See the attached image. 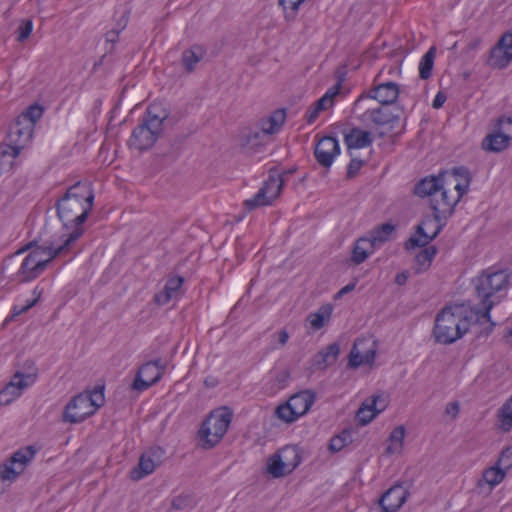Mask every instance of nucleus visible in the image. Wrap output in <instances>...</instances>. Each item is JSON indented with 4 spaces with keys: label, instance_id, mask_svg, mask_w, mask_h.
I'll list each match as a JSON object with an SVG mask.
<instances>
[{
    "label": "nucleus",
    "instance_id": "de8ad7c7",
    "mask_svg": "<svg viewBox=\"0 0 512 512\" xmlns=\"http://www.w3.org/2000/svg\"><path fill=\"white\" fill-rule=\"evenodd\" d=\"M191 504L192 499L189 496H178L172 501L173 508L177 510L188 508Z\"/></svg>",
    "mask_w": 512,
    "mask_h": 512
},
{
    "label": "nucleus",
    "instance_id": "8fccbe9b",
    "mask_svg": "<svg viewBox=\"0 0 512 512\" xmlns=\"http://www.w3.org/2000/svg\"><path fill=\"white\" fill-rule=\"evenodd\" d=\"M37 302V299L28 301L24 306H14L12 310V318L19 316L25 312H27L30 308H32Z\"/></svg>",
    "mask_w": 512,
    "mask_h": 512
},
{
    "label": "nucleus",
    "instance_id": "423d86ee",
    "mask_svg": "<svg viewBox=\"0 0 512 512\" xmlns=\"http://www.w3.org/2000/svg\"><path fill=\"white\" fill-rule=\"evenodd\" d=\"M159 110L158 105L148 107L146 118L133 130L128 141L131 148L144 151L155 144L162 132L163 122L167 118V113L164 110Z\"/></svg>",
    "mask_w": 512,
    "mask_h": 512
},
{
    "label": "nucleus",
    "instance_id": "aec40b11",
    "mask_svg": "<svg viewBox=\"0 0 512 512\" xmlns=\"http://www.w3.org/2000/svg\"><path fill=\"white\" fill-rule=\"evenodd\" d=\"M341 86V82L338 81L330 87L320 99L314 102V104L307 109L305 119L308 124L314 123L320 112L326 111L334 105L335 99L340 93Z\"/></svg>",
    "mask_w": 512,
    "mask_h": 512
},
{
    "label": "nucleus",
    "instance_id": "3c124183",
    "mask_svg": "<svg viewBox=\"0 0 512 512\" xmlns=\"http://www.w3.org/2000/svg\"><path fill=\"white\" fill-rule=\"evenodd\" d=\"M273 337L277 340L278 345L283 347L289 340V333L283 329L275 333Z\"/></svg>",
    "mask_w": 512,
    "mask_h": 512
},
{
    "label": "nucleus",
    "instance_id": "f704fd0d",
    "mask_svg": "<svg viewBox=\"0 0 512 512\" xmlns=\"http://www.w3.org/2000/svg\"><path fill=\"white\" fill-rule=\"evenodd\" d=\"M436 252L437 250L434 246H430L419 251V253L415 256V264L413 266L415 272L422 273L426 271L430 267Z\"/></svg>",
    "mask_w": 512,
    "mask_h": 512
},
{
    "label": "nucleus",
    "instance_id": "e433bc0d",
    "mask_svg": "<svg viewBox=\"0 0 512 512\" xmlns=\"http://www.w3.org/2000/svg\"><path fill=\"white\" fill-rule=\"evenodd\" d=\"M499 427L504 432L512 430V396L498 411Z\"/></svg>",
    "mask_w": 512,
    "mask_h": 512
},
{
    "label": "nucleus",
    "instance_id": "09e8293b",
    "mask_svg": "<svg viewBox=\"0 0 512 512\" xmlns=\"http://www.w3.org/2000/svg\"><path fill=\"white\" fill-rule=\"evenodd\" d=\"M363 165L362 160L352 159L347 167V177L353 178Z\"/></svg>",
    "mask_w": 512,
    "mask_h": 512
},
{
    "label": "nucleus",
    "instance_id": "f3484780",
    "mask_svg": "<svg viewBox=\"0 0 512 512\" xmlns=\"http://www.w3.org/2000/svg\"><path fill=\"white\" fill-rule=\"evenodd\" d=\"M376 356L374 342L367 339L355 340L349 354L348 365L351 368H358L363 364H371Z\"/></svg>",
    "mask_w": 512,
    "mask_h": 512
},
{
    "label": "nucleus",
    "instance_id": "f03ea898",
    "mask_svg": "<svg viewBox=\"0 0 512 512\" xmlns=\"http://www.w3.org/2000/svg\"><path fill=\"white\" fill-rule=\"evenodd\" d=\"M94 193L90 185L78 182L68 188L65 195L57 202V215L63 224V233L58 241H63L76 230L84 229L82 223L92 210Z\"/></svg>",
    "mask_w": 512,
    "mask_h": 512
},
{
    "label": "nucleus",
    "instance_id": "c85d7f7f",
    "mask_svg": "<svg viewBox=\"0 0 512 512\" xmlns=\"http://www.w3.org/2000/svg\"><path fill=\"white\" fill-rule=\"evenodd\" d=\"M375 248V244L369 238L358 239L353 247L351 261L356 265L363 263Z\"/></svg>",
    "mask_w": 512,
    "mask_h": 512
},
{
    "label": "nucleus",
    "instance_id": "9b49d317",
    "mask_svg": "<svg viewBox=\"0 0 512 512\" xmlns=\"http://www.w3.org/2000/svg\"><path fill=\"white\" fill-rule=\"evenodd\" d=\"M36 454L33 446H26L14 452L8 459L0 464V480L14 482L32 462Z\"/></svg>",
    "mask_w": 512,
    "mask_h": 512
},
{
    "label": "nucleus",
    "instance_id": "412c9836",
    "mask_svg": "<svg viewBox=\"0 0 512 512\" xmlns=\"http://www.w3.org/2000/svg\"><path fill=\"white\" fill-rule=\"evenodd\" d=\"M339 153V143L336 138L331 136L321 138L314 151L317 162L325 168H329L332 165Z\"/></svg>",
    "mask_w": 512,
    "mask_h": 512
},
{
    "label": "nucleus",
    "instance_id": "4be33fe9",
    "mask_svg": "<svg viewBox=\"0 0 512 512\" xmlns=\"http://www.w3.org/2000/svg\"><path fill=\"white\" fill-rule=\"evenodd\" d=\"M386 105L371 106L366 104V108L360 113H355L359 119L366 124H375L379 126L386 125L393 120V114Z\"/></svg>",
    "mask_w": 512,
    "mask_h": 512
},
{
    "label": "nucleus",
    "instance_id": "c03bdc74",
    "mask_svg": "<svg viewBox=\"0 0 512 512\" xmlns=\"http://www.w3.org/2000/svg\"><path fill=\"white\" fill-rule=\"evenodd\" d=\"M494 129L497 130L502 136L508 137V140L512 139V117H500Z\"/></svg>",
    "mask_w": 512,
    "mask_h": 512
},
{
    "label": "nucleus",
    "instance_id": "6e6d98bb",
    "mask_svg": "<svg viewBox=\"0 0 512 512\" xmlns=\"http://www.w3.org/2000/svg\"><path fill=\"white\" fill-rule=\"evenodd\" d=\"M408 272H402V273H399L396 275L395 277V282L398 284V285H404L407 280H408Z\"/></svg>",
    "mask_w": 512,
    "mask_h": 512
},
{
    "label": "nucleus",
    "instance_id": "ddd939ff",
    "mask_svg": "<svg viewBox=\"0 0 512 512\" xmlns=\"http://www.w3.org/2000/svg\"><path fill=\"white\" fill-rule=\"evenodd\" d=\"M283 179L280 175H270L259 191L250 199L244 201V209L248 212L260 207L271 205L280 195Z\"/></svg>",
    "mask_w": 512,
    "mask_h": 512
},
{
    "label": "nucleus",
    "instance_id": "4d7b16f0",
    "mask_svg": "<svg viewBox=\"0 0 512 512\" xmlns=\"http://www.w3.org/2000/svg\"><path fill=\"white\" fill-rule=\"evenodd\" d=\"M336 436L341 437L344 446H346L351 441V434L348 431H343L341 434Z\"/></svg>",
    "mask_w": 512,
    "mask_h": 512
},
{
    "label": "nucleus",
    "instance_id": "13d9d810",
    "mask_svg": "<svg viewBox=\"0 0 512 512\" xmlns=\"http://www.w3.org/2000/svg\"><path fill=\"white\" fill-rule=\"evenodd\" d=\"M355 287V284H348L346 285L345 287H343L339 292H338V296H342L343 294L345 293H348L350 291H352Z\"/></svg>",
    "mask_w": 512,
    "mask_h": 512
},
{
    "label": "nucleus",
    "instance_id": "473e14b6",
    "mask_svg": "<svg viewBox=\"0 0 512 512\" xmlns=\"http://www.w3.org/2000/svg\"><path fill=\"white\" fill-rule=\"evenodd\" d=\"M508 137L502 136L497 130H493L482 141V148L490 152H500L509 146Z\"/></svg>",
    "mask_w": 512,
    "mask_h": 512
},
{
    "label": "nucleus",
    "instance_id": "9d476101",
    "mask_svg": "<svg viewBox=\"0 0 512 512\" xmlns=\"http://www.w3.org/2000/svg\"><path fill=\"white\" fill-rule=\"evenodd\" d=\"M27 372L17 371L10 382L0 391V405L7 406L19 398L23 391L33 385L37 379V369L32 361L26 363Z\"/></svg>",
    "mask_w": 512,
    "mask_h": 512
},
{
    "label": "nucleus",
    "instance_id": "5701e85b",
    "mask_svg": "<svg viewBox=\"0 0 512 512\" xmlns=\"http://www.w3.org/2000/svg\"><path fill=\"white\" fill-rule=\"evenodd\" d=\"M387 406V401L382 395H376L366 399L357 411V419L361 425L370 423L377 414Z\"/></svg>",
    "mask_w": 512,
    "mask_h": 512
},
{
    "label": "nucleus",
    "instance_id": "4c0bfd02",
    "mask_svg": "<svg viewBox=\"0 0 512 512\" xmlns=\"http://www.w3.org/2000/svg\"><path fill=\"white\" fill-rule=\"evenodd\" d=\"M18 151L5 145L0 146V175L12 170Z\"/></svg>",
    "mask_w": 512,
    "mask_h": 512
},
{
    "label": "nucleus",
    "instance_id": "0eeeda50",
    "mask_svg": "<svg viewBox=\"0 0 512 512\" xmlns=\"http://www.w3.org/2000/svg\"><path fill=\"white\" fill-rule=\"evenodd\" d=\"M104 402L102 388H96L91 393H80L66 405L63 420L73 424L80 423L95 414Z\"/></svg>",
    "mask_w": 512,
    "mask_h": 512
},
{
    "label": "nucleus",
    "instance_id": "6ab92c4d",
    "mask_svg": "<svg viewBox=\"0 0 512 512\" xmlns=\"http://www.w3.org/2000/svg\"><path fill=\"white\" fill-rule=\"evenodd\" d=\"M512 61V33L502 35L491 50L489 64L497 69L506 68Z\"/></svg>",
    "mask_w": 512,
    "mask_h": 512
},
{
    "label": "nucleus",
    "instance_id": "6e6552de",
    "mask_svg": "<svg viewBox=\"0 0 512 512\" xmlns=\"http://www.w3.org/2000/svg\"><path fill=\"white\" fill-rule=\"evenodd\" d=\"M232 416V411L227 407L216 409L209 414L198 432L203 448H212L219 443L229 428Z\"/></svg>",
    "mask_w": 512,
    "mask_h": 512
},
{
    "label": "nucleus",
    "instance_id": "bb28decb",
    "mask_svg": "<svg viewBox=\"0 0 512 512\" xmlns=\"http://www.w3.org/2000/svg\"><path fill=\"white\" fill-rule=\"evenodd\" d=\"M340 353V347L337 343H332L326 348L320 350L313 359V365L318 369H324L333 364Z\"/></svg>",
    "mask_w": 512,
    "mask_h": 512
},
{
    "label": "nucleus",
    "instance_id": "4468645a",
    "mask_svg": "<svg viewBox=\"0 0 512 512\" xmlns=\"http://www.w3.org/2000/svg\"><path fill=\"white\" fill-rule=\"evenodd\" d=\"M167 364L161 359L149 361L141 365L131 384V389L142 392L156 384L163 376Z\"/></svg>",
    "mask_w": 512,
    "mask_h": 512
},
{
    "label": "nucleus",
    "instance_id": "a18cd8bd",
    "mask_svg": "<svg viewBox=\"0 0 512 512\" xmlns=\"http://www.w3.org/2000/svg\"><path fill=\"white\" fill-rule=\"evenodd\" d=\"M496 465L504 469L507 474V471L512 467V446H508L502 450Z\"/></svg>",
    "mask_w": 512,
    "mask_h": 512
},
{
    "label": "nucleus",
    "instance_id": "c9c22d12",
    "mask_svg": "<svg viewBox=\"0 0 512 512\" xmlns=\"http://www.w3.org/2000/svg\"><path fill=\"white\" fill-rule=\"evenodd\" d=\"M331 314L332 307L330 305H324L320 307L317 312L311 313L307 317V321L309 322L311 328L314 330H319L330 319Z\"/></svg>",
    "mask_w": 512,
    "mask_h": 512
},
{
    "label": "nucleus",
    "instance_id": "2eb2a0df",
    "mask_svg": "<svg viewBox=\"0 0 512 512\" xmlns=\"http://www.w3.org/2000/svg\"><path fill=\"white\" fill-rule=\"evenodd\" d=\"M34 128L24 118H17L11 125L8 133L9 144L13 150L20 151L31 141Z\"/></svg>",
    "mask_w": 512,
    "mask_h": 512
},
{
    "label": "nucleus",
    "instance_id": "a19ab883",
    "mask_svg": "<svg viewBox=\"0 0 512 512\" xmlns=\"http://www.w3.org/2000/svg\"><path fill=\"white\" fill-rule=\"evenodd\" d=\"M394 230V225L389 223L382 224L372 231L371 237L369 239L373 241V243L377 247L378 245L388 241Z\"/></svg>",
    "mask_w": 512,
    "mask_h": 512
},
{
    "label": "nucleus",
    "instance_id": "a211bd4d",
    "mask_svg": "<svg viewBox=\"0 0 512 512\" xmlns=\"http://www.w3.org/2000/svg\"><path fill=\"white\" fill-rule=\"evenodd\" d=\"M164 453V450L160 447H153L144 452L140 457L138 467L131 471L132 479L140 480L151 474L161 463Z\"/></svg>",
    "mask_w": 512,
    "mask_h": 512
},
{
    "label": "nucleus",
    "instance_id": "7ed1b4c3",
    "mask_svg": "<svg viewBox=\"0 0 512 512\" xmlns=\"http://www.w3.org/2000/svg\"><path fill=\"white\" fill-rule=\"evenodd\" d=\"M510 274L503 269L493 267L483 270L473 279V285L479 300L475 314L478 319H485L491 324V309L500 302V293L509 286Z\"/></svg>",
    "mask_w": 512,
    "mask_h": 512
},
{
    "label": "nucleus",
    "instance_id": "dca6fc26",
    "mask_svg": "<svg viewBox=\"0 0 512 512\" xmlns=\"http://www.w3.org/2000/svg\"><path fill=\"white\" fill-rule=\"evenodd\" d=\"M408 496L406 489L400 485L392 486L378 500V505L370 512H397Z\"/></svg>",
    "mask_w": 512,
    "mask_h": 512
},
{
    "label": "nucleus",
    "instance_id": "79ce46f5",
    "mask_svg": "<svg viewBox=\"0 0 512 512\" xmlns=\"http://www.w3.org/2000/svg\"><path fill=\"white\" fill-rule=\"evenodd\" d=\"M43 111L40 105L33 104L24 110L17 118H24L34 128L36 122L42 117Z\"/></svg>",
    "mask_w": 512,
    "mask_h": 512
},
{
    "label": "nucleus",
    "instance_id": "20e7f679",
    "mask_svg": "<svg viewBox=\"0 0 512 512\" xmlns=\"http://www.w3.org/2000/svg\"><path fill=\"white\" fill-rule=\"evenodd\" d=\"M80 237L81 231L78 229L63 241L52 239L42 246L33 248L18 270L21 281H30L38 277L54 258L69 252Z\"/></svg>",
    "mask_w": 512,
    "mask_h": 512
},
{
    "label": "nucleus",
    "instance_id": "c756f323",
    "mask_svg": "<svg viewBox=\"0 0 512 512\" xmlns=\"http://www.w3.org/2000/svg\"><path fill=\"white\" fill-rule=\"evenodd\" d=\"M286 471H293L301 462V456L296 446H285L280 449L276 454Z\"/></svg>",
    "mask_w": 512,
    "mask_h": 512
},
{
    "label": "nucleus",
    "instance_id": "864d4df0",
    "mask_svg": "<svg viewBox=\"0 0 512 512\" xmlns=\"http://www.w3.org/2000/svg\"><path fill=\"white\" fill-rule=\"evenodd\" d=\"M445 413L452 418H456L459 413V404L457 402L448 403L445 408Z\"/></svg>",
    "mask_w": 512,
    "mask_h": 512
},
{
    "label": "nucleus",
    "instance_id": "49530a36",
    "mask_svg": "<svg viewBox=\"0 0 512 512\" xmlns=\"http://www.w3.org/2000/svg\"><path fill=\"white\" fill-rule=\"evenodd\" d=\"M33 30V22L30 19H26L21 21L19 27L17 28V41L24 42L29 38L31 32Z\"/></svg>",
    "mask_w": 512,
    "mask_h": 512
},
{
    "label": "nucleus",
    "instance_id": "f257e3e1",
    "mask_svg": "<svg viewBox=\"0 0 512 512\" xmlns=\"http://www.w3.org/2000/svg\"><path fill=\"white\" fill-rule=\"evenodd\" d=\"M470 182V173L463 167L442 172V184L430 199L434 218H428L418 226L416 235L409 239L407 247L426 246L438 235L441 230L439 222L453 213L457 203L467 193Z\"/></svg>",
    "mask_w": 512,
    "mask_h": 512
},
{
    "label": "nucleus",
    "instance_id": "bf43d9fd",
    "mask_svg": "<svg viewBox=\"0 0 512 512\" xmlns=\"http://www.w3.org/2000/svg\"><path fill=\"white\" fill-rule=\"evenodd\" d=\"M381 406V402H377V407H380Z\"/></svg>",
    "mask_w": 512,
    "mask_h": 512
},
{
    "label": "nucleus",
    "instance_id": "2f4dec72",
    "mask_svg": "<svg viewBox=\"0 0 512 512\" xmlns=\"http://www.w3.org/2000/svg\"><path fill=\"white\" fill-rule=\"evenodd\" d=\"M405 438L404 426H397L392 430L388 438V444L386 447L387 455H399L403 451Z\"/></svg>",
    "mask_w": 512,
    "mask_h": 512
},
{
    "label": "nucleus",
    "instance_id": "5fc2aeb1",
    "mask_svg": "<svg viewBox=\"0 0 512 512\" xmlns=\"http://www.w3.org/2000/svg\"><path fill=\"white\" fill-rule=\"evenodd\" d=\"M446 101V95L442 92H438L433 100L432 106L435 109H439L443 106Z\"/></svg>",
    "mask_w": 512,
    "mask_h": 512
},
{
    "label": "nucleus",
    "instance_id": "f8f14e48",
    "mask_svg": "<svg viewBox=\"0 0 512 512\" xmlns=\"http://www.w3.org/2000/svg\"><path fill=\"white\" fill-rule=\"evenodd\" d=\"M399 95V86L394 82H385L370 88L366 94L361 95L354 103V113H360L366 104L377 101L381 105L394 103Z\"/></svg>",
    "mask_w": 512,
    "mask_h": 512
},
{
    "label": "nucleus",
    "instance_id": "cd10ccee",
    "mask_svg": "<svg viewBox=\"0 0 512 512\" xmlns=\"http://www.w3.org/2000/svg\"><path fill=\"white\" fill-rule=\"evenodd\" d=\"M206 50L201 45H193L182 53V65L184 69L191 73L196 65L204 58Z\"/></svg>",
    "mask_w": 512,
    "mask_h": 512
},
{
    "label": "nucleus",
    "instance_id": "b1692460",
    "mask_svg": "<svg viewBox=\"0 0 512 512\" xmlns=\"http://www.w3.org/2000/svg\"><path fill=\"white\" fill-rule=\"evenodd\" d=\"M183 284L182 277H171L169 278L162 291L155 294L154 301L157 305L163 306L168 304L170 301L177 299L181 292Z\"/></svg>",
    "mask_w": 512,
    "mask_h": 512
},
{
    "label": "nucleus",
    "instance_id": "393cba45",
    "mask_svg": "<svg viewBox=\"0 0 512 512\" xmlns=\"http://www.w3.org/2000/svg\"><path fill=\"white\" fill-rule=\"evenodd\" d=\"M286 120V111L276 109L260 121L261 131L266 135H273L280 131Z\"/></svg>",
    "mask_w": 512,
    "mask_h": 512
},
{
    "label": "nucleus",
    "instance_id": "39448f33",
    "mask_svg": "<svg viewBox=\"0 0 512 512\" xmlns=\"http://www.w3.org/2000/svg\"><path fill=\"white\" fill-rule=\"evenodd\" d=\"M472 310L464 304L444 307L435 319L433 335L441 344H452L469 330Z\"/></svg>",
    "mask_w": 512,
    "mask_h": 512
},
{
    "label": "nucleus",
    "instance_id": "72a5a7b5",
    "mask_svg": "<svg viewBox=\"0 0 512 512\" xmlns=\"http://www.w3.org/2000/svg\"><path fill=\"white\" fill-rule=\"evenodd\" d=\"M506 476L505 470L499 468L496 464L485 469L482 473V479L479 480L478 485L482 486L483 483L493 488L500 484Z\"/></svg>",
    "mask_w": 512,
    "mask_h": 512
},
{
    "label": "nucleus",
    "instance_id": "ea45409f",
    "mask_svg": "<svg viewBox=\"0 0 512 512\" xmlns=\"http://www.w3.org/2000/svg\"><path fill=\"white\" fill-rule=\"evenodd\" d=\"M306 0H278L279 6L282 7L284 19L288 22L294 21L301 5Z\"/></svg>",
    "mask_w": 512,
    "mask_h": 512
},
{
    "label": "nucleus",
    "instance_id": "a878e982",
    "mask_svg": "<svg viewBox=\"0 0 512 512\" xmlns=\"http://www.w3.org/2000/svg\"><path fill=\"white\" fill-rule=\"evenodd\" d=\"M372 141L371 133L360 128H353L345 135L348 149H362L368 147Z\"/></svg>",
    "mask_w": 512,
    "mask_h": 512
},
{
    "label": "nucleus",
    "instance_id": "603ef678",
    "mask_svg": "<svg viewBox=\"0 0 512 512\" xmlns=\"http://www.w3.org/2000/svg\"><path fill=\"white\" fill-rule=\"evenodd\" d=\"M344 444L342 442L341 437L334 436L329 443V449L332 452H339L344 448Z\"/></svg>",
    "mask_w": 512,
    "mask_h": 512
},
{
    "label": "nucleus",
    "instance_id": "1a4fd4ad",
    "mask_svg": "<svg viewBox=\"0 0 512 512\" xmlns=\"http://www.w3.org/2000/svg\"><path fill=\"white\" fill-rule=\"evenodd\" d=\"M315 394L304 390L292 395L289 400L275 409V415L285 423H292L305 415L314 403Z\"/></svg>",
    "mask_w": 512,
    "mask_h": 512
},
{
    "label": "nucleus",
    "instance_id": "58836bf2",
    "mask_svg": "<svg viewBox=\"0 0 512 512\" xmlns=\"http://www.w3.org/2000/svg\"><path fill=\"white\" fill-rule=\"evenodd\" d=\"M436 48L432 46L421 58L419 63V76L421 79H428L434 66Z\"/></svg>",
    "mask_w": 512,
    "mask_h": 512
},
{
    "label": "nucleus",
    "instance_id": "7c9ffc66",
    "mask_svg": "<svg viewBox=\"0 0 512 512\" xmlns=\"http://www.w3.org/2000/svg\"><path fill=\"white\" fill-rule=\"evenodd\" d=\"M441 184L442 173H440L438 176H431L421 180L415 187V193L421 197L429 196L431 199Z\"/></svg>",
    "mask_w": 512,
    "mask_h": 512
},
{
    "label": "nucleus",
    "instance_id": "37998d69",
    "mask_svg": "<svg viewBox=\"0 0 512 512\" xmlns=\"http://www.w3.org/2000/svg\"><path fill=\"white\" fill-rule=\"evenodd\" d=\"M267 472L274 478H280L291 473V471H286L284 464L280 463L275 454L267 460Z\"/></svg>",
    "mask_w": 512,
    "mask_h": 512
}]
</instances>
